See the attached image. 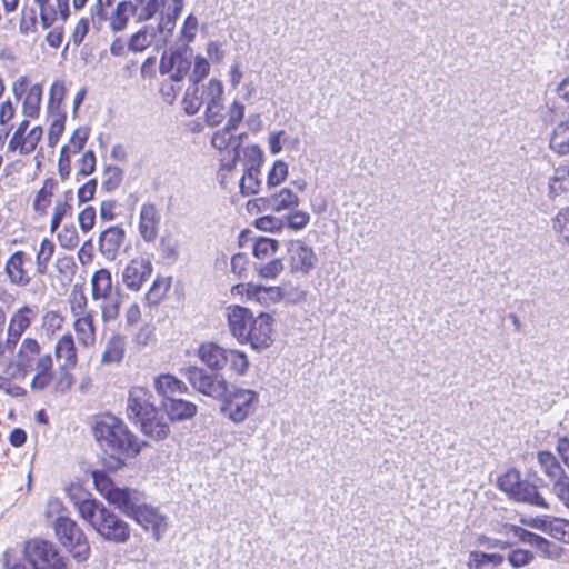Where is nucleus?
I'll list each match as a JSON object with an SVG mask.
<instances>
[{
    "mask_svg": "<svg viewBox=\"0 0 569 569\" xmlns=\"http://www.w3.org/2000/svg\"><path fill=\"white\" fill-rule=\"evenodd\" d=\"M269 150L278 154L286 148L289 151H297L300 147V139L297 136H289L283 130L272 131L268 137Z\"/></svg>",
    "mask_w": 569,
    "mask_h": 569,
    "instance_id": "nucleus-32",
    "label": "nucleus"
},
{
    "mask_svg": "<svg viewBox=\"0 0 569 569\" xmlns=\"http://www.w3.org/2000/svg\"><path fill=\"white\" fill-rule=\"evenodd\" d=\"M552 516H539V517H521L520 522L527 527L542 531L549 535V526L552 523Z\"/></svg>",
    "mask_w": 569,
    "mask_h": 569,
    "instance_id": "nucleus-59",
    "label": "nucleus"
},
{
    "mask_svg": "<svg viewBox=\"0 0 569 569\" xmlns=\"http://www.w3.org/2000/svg\"><path fill=\"white\" fill-rule=\"evenodd\" d=\"M73 329L80 346L84 348L94 346L97 339L94 313L74 318Z\"/></svg>",
    "mask_w": 569,
    "mask_h": 569,
    "instance_id": "nucleus-25",
    "label": "nucleus"
},
{
    "mask_svg": "<svg viewBox=\"0 0 569 569\" xmlns=\"http://www.w3.org/2000/svg\"><path fill=\"white\" fill-rule=\"evenodd\" d=\"M184 376L198 392L221 400V413L234 423L243 422L257 409L259 395L256 391L232 387L218 372L209 373L192 366L186 369Z\"/></svg>",
    "mask_w": 569,
    "mask_h": 569,
    "instance_id": "nucleus-1",
    "label": "nucleus"
},
{
    "mask_svg": "<svg viewBox=\"0 0 569 569\" xmlns=\"http://www.w3.org/2000/svg\"><path fill=\"white\" fill-rule=\"evenodd\" d=\"M114 0H96L90 8L93 24L99 29L101 23L108 20V9Z\"/></svg>",
    "mask_w": 569,
    "mask_h": 569,
    "instance_id": "nucleus-49",
    "label": "nucleus"
},
{
    "mask_svg": "<svg viewBox=\"0 0 569 569\" xmlns=\"http://www.w3.org/2000/svg\"><path fill=\"white\" fill-rule=\"evenodd\" d=\"M227 351L214 342H204L199 346L197 356L208 368L220 371L226 367Z\"/></svg>",
    "mask_w": 569,
    "mask_h": 569,
    "instance_id": "nucleus-21",
    "label": "nucleus"
},
{
    "mask_svg": "<svg viewBox=\"0 0 569 569\" xmlns=\"http://www.w3.org/2000/svg\"><path fill=\"white\" fill-rule=\"evenodd\" d=\"M549 536L569 545V520L553 517L552 523L549 526Z\"/></svg>",
    "mask_w": 569,
    "mask_h": 569,
    "instance_id": "nucleus-47",
    "label": "nucleus"
},
{
    "mask_svg": "<svg viewBox=\"0 0 569 569\" xmlns=\"http://www.w3.org/2000/svg\"><path fill=\"white\" fill-rule=\"evenodd\" d=\"M54 355L60 363L61 370H69L76 367L78 362L77 347L71 333L61 336L54 348Z\"/></svg>",
    "mask_w": 569,
    "mask_h": 569,
    "instance_id": "nucleus-20",
    "label": "nucleus"
},
{
    "mask_svg": "<svg viewBox=\"0 0 569 569\" xmlns=\"http://www.w3.org/2000/svg\"><path fill=\"white\" fill-rule=\"evenodd\" d=\"M288 173V164L281 159L276 160L267 176L268 188L280 186L287 179Z\"/></svg>",
    "mask_w": 569,
    "mask_h": 569,
    "instance_id": "nucleus-44",
    "label": "nucleus"
},
{
    "mask_svg": "<svg viewBox=\"0 0 569 569\" xmlns=\"http://www.w3.org/2000/svg\"><path fill=\"white\" fill-rule=\"evenodd\" d=\"M24 556L37 569H64V562L56 546L48 540L34 538L26 542Z\"/></svg>",
    "mask_w": 569,
    "mask_h": 569,
    "instance_id": "nucleus-7",
    "label": "nucleus"
},
{
    "mask_svg": "<svg viewBox=\"0 0 569 569\" xmlns=\"http://www.w3.org/2000/svg\"><path fill=\"white\" fill-rule=\"evenodd\" d=\"M161 407L171 422L191 419L198 411L193 402L176 397L162 400Z\"/></svg>",
    "mask_w": 569,
    "mask_h": 569,
    "instance_id": "nucleus-19",
    "label": "nucleus"
},
{
    "mask_svg": "<svg viewBox=\"0 0 569 569\" xmlns=\"http://www.w3.org/2000/svg\"><path fill=\"white\" fill-rule=\"evenodd\" d=\"M127 298L128 296L122 291V289L116 287L113 293L94 300L100 301L99 309L103 323L108 325L118 319L121 307Z\"/></svg>",
    "mask_w": 569,
    "mask_h": 569,
    "instance_id": "nucleus-17",
    "label": "nucleus"
},
{
    "mask_svg": "<svg viewBox=\"0 0 569 569\" xmlns=\"http://www.w3.org/2000/svg\"><path fill=\"white\" fill-rule=\"evenodd\" d=\"M244 110H246L244 106L240 101L234 100L229 107V110L227 113L228 121L224 127L236 130L238 128V126L240 124V122L244 118Z\"/></svg>",
    "mask_w": 569,
    "mask_h": 569,
    "instance_id": "nucleus-58",
    "label": "nucleus"
},
{
    "mask_svg": "<svg viewBox=\"0 0 569 569\" xmlns=\"http://www.w3.org/2000/svg\"><path fill=\"white\" fill-rule=\"evenodd\" d=\"M226 317L230 333L240 343H243V339L248 337L247 331L254 318L253 315L249 309L233 305L226 309Z\"/></svg>",
    "mask_w": 569,
    "mask_h": 569,
    "instance_id": "nucleus-13",
    "label": "nucleus"
},
{
    "mask_svg": "<svg viewBox=\"0 0 569 569\" xmlns=\"http://www.w3.org/2000/svg\"><path fill=\"white\" fill-rule=\"evenodd\" d=\"M229 366V370L236 376H243L249 368V360L244 352L228 349L226 357V367Z\"/></svg>",
    "mask_w": 569,
    "mask_h": 569,
    "instance_id": "nucleus-39",
    "label": "nucleus"
},
{
    "mask_svg": "<svg viewBox=\"0 0 569 569\" xmlns=\"http://www.w3.org/2000/svg\"><path fill=\"white\" fill-rule=\"evenodd\" d=\"M160 223L161 212L159 208L151 202L143 203L140 208L138 224L139 234L143 241L148 243L156 241Z\"/></svg>",
    "mask_w": 569,
    "mask_h": 569,
    "instance_id": "nucleus-12",
    "label": "nucleus"
},
{
    "mask_svg": "<svg viewBox=\"0 0 569 569\" xmlns=\"http://www.w3.org/2000/svg\"><path fill=\"white\" fill-rule=\"evenodd\" d=\"M88 136H89V132H88V129L87 128H78L74 130L73 134L71 136L70 138V144L69 146H63L62 149H61V153L64 154L66 152H79L87 139H88Z\"/></svg>",
    "mask_w": 569,
    "mask_h": 569,
    "instance_id": "nucleus-56",
    "label": "nucleus"
},
{
    "mask_svg": "<svg viewBox=\"0 0 569 569\" xmlns=\"http://www.w3.org/2000/svg\"><path fill=\"white\" fill-rule=\"evenodd\" d=\"M137 12V4L132 1H120L108 16L109 28L112 32L123 31L131 16Z\"/></svg>",
    "mask_w": 569,
    "mask_h": 569,
    "instance_id": "nucleus-27",
    "label": "nucleus"
},
{
    "mask_svg": "<svg viewBox=\"0 0 569 569\" xmlns=\"http://www.w3.org/2000/svg\"><path fill=\"white\" fill-rule=\"evenodd\" d=\"M152 38L153 34L149 32V27H144L131 37L129 48L136 52L143 51L152 43Z\"/></svg>",
    "mask_w": 569,
    "mask_h": 569,
    "instance_id": "nucleus-55",
    "label": "nucleus"
},
{
    "mask_svg": "<svg viewBox=\"0 0 569 569\" xmlns=\"http://www.w3.org/2000/svg\"><path fill=\"white\" fill-rule=\"evenodd\" d=\"M42 97V88L40 84L31 86L23 100V114L27 118H36L39 114Z\"/></svg>",
    "mask_w": 569,
    "mask_h": 569,
    "instance_id": "nucleus-35",
    "label": "nucleus"
},
{
    "mask_svg": "<svg viewBox=\"0 0 569 569\" xmlns=\"http://www.w3.org/2000/svg\"><path fill=\"white\" fill-rule=\"evenodd\" d=\"M70 305L71 315L73 316V318H79L94 313L92 310H89L87 308L88 300L84 293L82 292L74 295L70 301Z\"/></svg>",
    "mask_w": 569,
    "mask_h": 569,
    "instance_id": "nucleus-63",
    "label": "nucleus"
},
{
    "mask_svg": "<svg viewBox=\"0 0 569 569\" xmlns=\"http://www.w3.org/2000/svg\"><path fill=\"white\" fill-rule=\"evenodd\" d=\"M43 130L40 126L33 127L28 132L14 131L8 143V150L20 154L31 153L41 140Z\"/></svg>",
    "mask_w": 569,
    "mask_h": 569,
    "instance_id": "nucleus-16",
    "label": "nucleus"
},
{
    "mask_svg": "<svg viewBox=\"0 0 569 569\" xmlns=\"http://www.w3.org/2000/svg\"><path fill=\"white\" fill-rule=\"evenodd\" d=\"M511 498L517 501L526 502L545 509L550 508L549 503L541 496L538 488L528 481H520Z\"/></svg>",
    "mask_w": 569,
    "mask_h": 569,
    "instance_id": "nucleus-29",
    "label": "nucleus"
},
{
    "mask_svg": "<svg viewBox=\"0 0 569 569\" xmlns=\"http://www.w3.org/2000/svg\"><path fill=\"white\" fill-rule=\"evenodd\" d=\"M550 149L560 156L569 154V119L561 121L553 129Z\"/></svg>",
    "mask_w": 569,
    "mask_h": 569,
    "instance_id": "nucleus-34",
    "label": "nucleus"
},
{
    "mask_svg": "<svg viewBox=\"0 0 569 569\" xmlns=\"http://www.w3.org/2000/svg\"><path fill=\"white\" fill-rule=\"evenodd\" d=\"M533 558V553L525 549H515L508 555V561L513 568L525 567L529 565Z\"/></svg>",
    "mask_w": 569,
    "mask_h": 569,
    "instance_id": "nucleus-62",
    "label": "nucleus"
},
{
    "mask_svg": "<svg viewBox=\"0 0 569 569\" xmlns=\"http://www.w3.org/2000/svg\"><path fill=\"white\" fill-rule=\"evenodd\" d=\"M26 260L27 256L23 251H16L6 262V273L10 282L19 287H27L31 281V278L24 270Z\"/></svg>",
    "mask_w": 569,
    "mask_h": 569,
    "instance_id": "nucleus-22",
    "label": "nucleus"
},
{
    "mask_svg": "<svg viewBox=\"0 0 569 569\" xmlns=\"http://www.w3.org/2000/svg\"><path fill=\"white\" fill-rule=\"evenodd\" d=\"M272 323L273 317L269 313L261 312L253 318L243 339V343L249 342L256 350L268 348L272 342Z\"/></svg>",
    "mask_w": 569,
    "mask_h": 569,
    "instance_id": "nucleus-11",
    "label": "nucleus"
},
{
    "mask_svg": "<svg viewBox=\"0 0 569 569\" xmlns=\"http://www.w3.org/2000/svg\"><path fill=\"white\" fill-rule=\"evenodd\" d=\"M537 462L541 472L548 479L549 488L568 477L562 465L550 451H539Z\"/></svg>",
    "mask_w": 569,
    "mask_h": 569,
    "instance_id": "nucleus-18",
    "label": "nucleus"
},
{
    "mask_svg": "<svg viewBox=\"0 0 569 569\" xmlns=\"http://www.w3.org/2000/svg\"><path fill=\"white\" fill-rule=\"evenodd\" d=\"M153 388L162 400L174 398L176 395H182L188 391L187 385L170 373L160 375L154 378Z\"/></svg>",
    "mask_w": 569,
    "mask_h": 569,
    "instance_id": "nucleus-24",
    "label": "nucleus"
},
{
    "mask_svg": "<svg viewBox=\"0 0 569 569\" xmlns=\"http://www.w3.org/2000/svg\"><path fill=\"white\" fill-rule=\"evenodd\" d=\"M92 478L96 489L110 505L129 518L133 516L142 500L138 490L116 486L104 471H93Z\"/></svg>",
    "mask_w": 569,
    "mask_h": 569,
    "instance_id": "nucleus-5",
    "label": "nucleus"
},
{
    "mask_svg": "<svg viewBox=\"0 0 569 569\" xmlns=\"http://www.w3.org/2000/svg\"><path fill=\"white\" fill-rule=\"evenodd\" d=\"M57 539L78 561H84L90 556L89 541L83 530L71 518L59 515L53 521Z\"/></svg>",
    "mask_w": 569,
    "mask_h": 569,
    "instance_id": "nucleus-6",
    "label": "nucleus"
},
{
    "mask_svg": "<svg viewBox=\"0 0 569 569\" xmlns=\"http://www.w3.org/2000/svg\"><path fill=\"white\" fill-rule=\"evenodd\" d=\"M183 9V0H172V4L169 6L166 17L161 18L158 29L162 30L167 28L171 31L174 27L176 20L179 18Z\"/></svg>",
    "mask_w": 569,
    "mask_h": 569,
    "instance_id": "nucleus-50",
    "label": "nucleus"
},
{
    "mask_svg": "<svg viewBox=\"0 0 569 569\" xmlns=\"http://www.w3.org/2000/svg\"><path fill=\"white\" fill-rule=\"evenodd\" d=\"M279 249V242L270 238L258 239L252 247V254L256 259L262 261L274 257Z\"/></svg>",
    "mask_w": 569,
    "mask_h": 569,
    "instance_id": "nucleus-37",
    "label": "nucleus"
},
{
    "mask_svg": "<svg viewBox=\"0 0 569 569\" xmlns=\"http://www.w3.org/2000/svg\"><path fill=\"white\" fill-rule=\"evenodd\" d=\"M283 262L279 258H271L267 262L254 264V270L262 279H276L283 271Z\"/></svg>",
    "mask_w": 569,
    "mask_h": 569,
    "instance_id": "nucleus-41",
    "label": "nucleus"
},
{
    "mask_svg": "<svg viewBox=\"0 0 569 569\" xmlns=\"http://www.w3.org/2000/svg\"><path fill=\"white\" fill-rule=\"evenodd\" d=\"M204 106H206V111H204L206 123L210 127L219 126L226 117L223 101L217 102V103L204 104Z\"/></svg>",
    "mask_w": 569,
    "mask_h": 569,
    "instance_id": "nucleus-53",
    "label": "nucleus"
},
{
    "mask_svg": "<svg viewBox=\"0 0 569 569\" xmlns=\"http://www.w3.org/2000/svg\"><path fill=\"white\" fill-rule=\"evenodd\" d=\"M512 530H513V537H516L520 541L529 543L530 546L536 547L540 550H545L550 545V542L546 538H543L539 535H536L531 531H528L523 528L522 529H512Z\"/></svg>",
    "mask_w": 569,
    "mask_h": 569,
    "instance_id": "nucleus-48",
    "label": "nucleus"
},
{
    "mask_svg": "<svg viewBox=\"0 0 569 569\" xmlns=\"http://www.w3.org/2000/svg\"><path fill=\"white\" fill-rule=\"evenodd\" d=\"M286 262L293 276L308 277L318 266L313 248L302 240H291L287 246Z\"/></svg>",
    "mask_w": 569,
    "mask_h": 569,
    "instance_id": "nucleus-8",
    "label": "nucleus"
},
{
    "mask_svg": "<svg viewBox=\"0 0 569 569\" xmlns=\"http://www.w3.org/2000/svg\"><path fill=\"white\" fill-rule=\"evenodd\" d=\"M154 339V326L152 323L142 325L133 336V343L138 347H146Z\"/></svg>",
    "mask_w": 569,
    "mask_h": 569,
    "instance_id": "nucleus-61",
    "label": "nucleus"
},
{
    "mask_svg": "<svg viewBox=\"0 0 569 569\" xmlns=\"http://www.w3.org/2000/svg\"><path fill=\"white\" fill-rule=\"evenodd\" d=\"M550 491L555 497L569 509V476L563 480L550 487Z\"/></svg>",
    "mask_w": 569,
    "mask_h": 569,
    "instance_id": "nucleus-64",
    "label": "nucleus"
},
{
    "mask_svg": "<svg viewBox=\"0 0 569 569\" xmlns=\"http://www.w3.org/2000/svg\"><path fill=\"white\" fill-rule=\"evenodd\" d=\"M234 130L223 127L217 130L211 139V144L219 151H236L240 147V137L233 133Z\"/></svg>",
    "mask_w": 569,
    "mask_h": 569,
    "instance_id": "nucleus-33",
    "label": "nucleus"
},
{
    "mask_svg": "<svg viewBox=\"0 0 569 569\" xmlns=\"http://www.w3.org/2000/svg\"><path fill=\"white\" fill-rule=\"evenodd\" d=\"M260 170H244L240 180V190L244 196L256 194L261 188Z\"/></svg>",
    "mask_w": 569,
    "mask_h": 569,
    "instance_id": "nucleus-42",
    "label": "nucleus"
},
{
    "mask_svg": "<svg viewBox=\"0 0 569 569\" xmlns=\"http://www.w3.org/2000/svg\"><path fill=\"white\" fill-rule=\"evenodd\" d=\"M56 246L49 239H43L36 256V271L43 276L48 271V263L54 253Z\"/></svg>",
    "mask_w": 569,
    "mask_h": 569,
    "instance_id": "nucleus-38",
    "label": "nucleus"
},
{
    "mask_svg": "<svg viewBox=\"0 0 569 569\" xmlns=\"http://www.w3.org/2000/svg\"><path fill=\"white\" fill-rule=\"evenodd\" d=\"M66 493L77 508L78 513L82 520L87 518V515L84 512L86 509L92 511L100 502L91 498V495L87 492L79 483H71L70 486H68L66 488Z\"/></svg>",
    "mask_w": 569,
    "mask_h": 569,
    "instance_id": "nucleus-26",
    "label": "nucleus"
},
{
    "mask_svg": "<svg viewBox=\"0 0 569 569\" xmlns=\"http://www.w3.org/2000/svg\"><path fill=\"white\" fill-rule=\"evenodd\" d=\"M553 230L569 246V207L561 209L552 221Z\"/></svg>",
    "mask_w": 569,
    "mask_h": 569,
    "instance_id": "nucleus-46",
    "label": "nucleus"
},
{
    "mask_svg": "<svg viewBox=\"0 0 569 569\" xmlns=\"http://www.w3.org/2000/svg\"><path fill=\"white\" fill-rule=\"evenodd\" d=\"M202 99L204 104L217 103L223 101L224 87L217 78H211L201 87Z\"/></svg>",
    "mask_w": 569,
    "mask_h": 569,
    "instance_id": "nucleus-40",
    "label": "nucleus"
},
{
    "mask_svg": "<svg viewBox=\"0 0 569 569\" xmlns=\"http://www.w3.org/2000/svg\"><path fill=\"white\" fill-rule=\"evenodd\" d=\"M60 246L64 249H73L79 243L78 231L74 226H64L58 233Z\"/></svg>",
    "mask_w": 569,
    "mask_h": 569,
    "instance_id": "nucleus-57",
    "label": "nucleus"
},
{
    "mask_svg": "<svg viewBox=\"0 0 569 569\" xmlns=\"http://www.w3.org/2000/svg\"><path fill=\"white\" fill-rule=\"evenodd\" d=\"M126 237L123 228L113 226L106 229L99 239L100 249L107 257H114Z\"/></svg>",
    "mask_w": 569,
    "mask_h": 569,
    "instance_id": "nucleus-30",
    "label": "nucleus"
},
{
    "mask_svg": "<svg viewBox=\"0 0 569 569\" xmlns=\"http://www.w3.org/2000/svg\"><path fill=\"white\" fill-rule=\"evenodd\" d=\"M93 433L100 447L116 459L117 466L123 465L126 458L141 450L138 438L114 416L107 415L97 420Z\"/></svg>",
    "mask_w": 569,
    "mask_h": 569,
    "instance_id": "nucleus-3",
    "label": "nucleus"
},
{
    "mask_svg": "<svg viewBox=\"0 0 569 569\" xmlns=\"http://www.w3.org/2000/svg\"><path fill=\"white\" fill-rule=\"evenodd\" d=\"M520 481V473L516 469H510L498 478L497 485L503 492L511 497Z\"/></svg>",
    "mask_w": 569,
    "mask_h": 569,
    "instance_id": "nucleus-51",
    "label": "nucleus"
},
{
    "mask_svg": "<svg viewBox=\"0 0 569 569\" xmlns=\"http://www.w3.org/2000/svg\"><path fill=\"white\" fill-rule=\"evenodd\" d=\"M210 72V63L207 58L198 54L193 59V68L190 71L189 80L198 84L202 79H204Z\"/></svg>",
    "mask_w": 569,
    "mask_h": 569,
    "instance_id": "nucleus-52",
    "label": "nucleus"
},
{
    "mask_svg": "<svg viewBox=\"0 0 569 569\" xmlns=\"http://www.w3.org/2000/svg\"><path fill=\"white\" fill-rule=\"evenodd\" d=\"M127 417L140 426L144 436L153 440H163L170 435V426L147 388L134 386L129 390Z\"/></svg>",
    "mask_w": 569,
    "mask_h": 569,
    "instance_id": "nucleus-2",
    "label": "nucleus"
},
{
    "mask_svg": "<svg viewBox=\"0 0 569 569\" xmlns=\"http://www.w3.org/2000/svg\"><path fill=\"white\" fill-rule=\"evenodd\" d=\"M202 104H204V100L202 99L201 89L198 84L192 83L184 92L182 99L183 110L187 114L193 116L200 110Z\"/></svg>",
    "mask_w": 569,
    "mask_h": 569,
    "instance_id": "nucleus-36",
    "label": "nucleus"
},
{
    "mask_svg": "<svg viewBox=\"0 0 569 569\" xmlns=\"http://www.w3.org/2000/svg\"><path fill=\"white\" fill-rule=\"evenodd\" d=\"M263 162V151L258 144H250L243 149L244 170H260Z\"/></svg>",
    "mask_w": 569,
    "mask_h": 569,
    "instance_id": "nucleus-45",
    "label": "nucleus"
},
{
    "mask_svg": "<svg viewBox=\"0 0 569 569\" xmlns=\"http://www.w3.org/2000/svg\"><path fill=\"white\" fill-rule=\"evenodd\" d=\"M191 66L190 57L177 51L169 56L163 54L159 69L162 74H169L171 80L180 81L190 74Z\"/></svg>",
    "mask_w": 569,
    "mask_h": 569,
    "instance_id": "nucleus-14",
    "label": "nucleus"
},
{
    "mask_svg": "<svg viewBox=\"0 0 569 569\" xmlns=\"http://www.w3.org/2000/svg\"><path fill=\"white\" fill-rule=\"evenodd\" d=\"M57 186V182L53 179H46L42 188L38 191L33 207L37 211L44 212L47 208L50 206L51 197L53 194V190Z\"/></svg>",
    "mask_w": 569,
    "mask_h": 569,
    "instance_id": "nucleus-43",
    "label": "nucleus"
},
{
    "mask_svg": "<svg viewBox=\"0 0 569 569\" xmlns=\"http://www.w3.org/2000/svg\"><path fill=\"white\" fill-rule=\"evenodd\" d=\"M140 4V8L137 6V12L134 13L139 22L152 19L156 13L164 6L160 0H144V2Z\"/></svg>",
    "mask_w": 569,
    "mask_h": 569,
    "instance_id": "nucleus-54",
    "label": "nucleus"
},
{
    "mask_svg": "<svg viewBox=\"0 0 569 569\" xmlns=\"http://www.w3.org/2000/svg\"><path fill=\"white\" fill-rule=\"evenodd\" d=\"M153 271L152 263L149 259L138 257L129 261L121 273V279L127 289L139 291L149 280Z\"/></svg>",
    "mask_w": 569,
    "mask_h": 569,
    "instance_id": "nucleus-10",
    "label": "nucleus"
},
{
    "mask_svg": "<svg viewBox=\"0 0 569 569\" xmlns=\"http://www.w3.org/2000/svg\"><path fill=\"white\" fill-rule=\"evenodd\" d=\"M143 530H151L156 541H160L168 529V518L158 508L140 503L131 517Z\"/></svg>",
    "mask_w": 569,
    "mask_h": 569,
    "instance_id": "nucleus-9",
    "label": "nucleus"
},
{
    "mask_svg": "<svg viewBox=\"0 0 569 569\" xmlns=\"http://www.w3.org/2000/svg\"><path fill=\"white\" fill-rule=\"evenodd\" d=\"M310 220V216L306 211L295 210L284 218V224L292 230L303 229Z\"/></svg>",
    "mask_w": 569,
    "mask_h": 569,
    "instance_id": "nucleus-60",
    "label": "nucleus"
},
{
    "mask_svg": "<svg viewBox=\"0 0 569 569\" xmlns=\"http://www.w3.org/2000/svg\"><path fill=\"white\" fill-rule=\"evenodd\" d=\"M246 290V295L249 300L257 301L260 305L269 306L276 303L283 298L282 287H264L254 283L237 284L232 288V291L242 292Z\"/></svg>",
    "mask_w": 569,
    "mask_h": 569,
    "instance_id": "nucleus-15",
    "label": "nucleus"
},
{
    "mask_svg": "<svg viewBox=\"0 0 569 569\" xmlns=\"http://www.w3.org/2000/svg\"><path fill=\"white\" fill-rule=\"evenodd\" d=\"M127 346L126 336L113 332L104 347V350L101 355V363L110 365V363H119L124 358Z\"/></svg>",
    "mask_w": 569,
    "mask_h": 569,
    "instance_id": "nucleus-28",
    "label": "nucleus"
},
{
    "mask_svg": "<svg viewBox=\"0 0 569 569\" xmlns=\"http://www.w3.org/2000/svg\"><path fill=\"white\" fill-rule=\"evenodd\" d=\"M86 521L103 540L126 543L130 539V526L102 502L90 511L86 509Z\"/></svg>",
    "mask_w": 569,
    "mask_h": 569,
    "instance_id": "nucleus-4",
    "label": "nucleus"
},
{
    "mask_svg": "<svg viewBox=\"0 0 569 569\" xmlns=\"http://www.w3.org/2000/svg\"><path fill=\"white\" fill-rule=\"evenodd\" d=\"M261 201H264L267 207L274 211L281 212L284 210H292L298 207L300 200L298 194L290 188H281L280 190L274 191L269 197L261 198Z\"/></svg>",
    "mask_w": 569,
    "mask_h": 569,
    "instance_id": "nucleus-23",
    "label": "nucleus"
},
{
    "mask_svg": "<svg viewBox=\"0 0 569 569\" xmlns=\"http://www.w3.org/2000/svg\"><path fill=\"white\" fill-rule=\"evenodd\" d=\"M91 297L93 300L114 292L116 287L110 270L101 268L91 277Z\"/></svg>",
    "mask_w": 569,
    "mask_h": 569,
    "instance_id": "nucleus-31",
    "label": "nucleus"
}]
</instances>
